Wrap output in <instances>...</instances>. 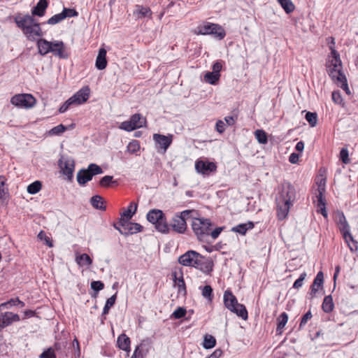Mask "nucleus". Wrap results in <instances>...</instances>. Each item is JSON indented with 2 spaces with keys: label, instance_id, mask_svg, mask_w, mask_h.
<instances>
[{
  "label": "nucleus",
  "instance_id": "f257e3e1",
  "mask_svg": "<svg viewBox=\"0 0 358 358\" xmlns=\"http://www.w3.org/2000/svg\"><path fill=\"white\" fill-rule=\"evenodd\" d=\"M295 199L296 189L294 187L288 182L282 183L275 198L277 215L279 220H282L287 217Z\"/></svg>",
  "mask_w": 358,
  "mask_h": 358
},
{
  "label": "nucleus",
  "instance_id": "f03ea898",
  "mask_svg": "<svg viewBox=\"0 0 358 358\" xmlns=\"http://www.w3.org/2000/svg\"><path fill=\"white\" fill-rule=\"evenodd\" d=\"M14 21L28 40L34 41L36 37L43 36V33L40 24L36 21L33 16L29 14L24 15L19 14L15 16Z\"/></svg>",
  "mask_w": 358,
  "mask_h": 358
},
{
  "label": "nucleus",
  "instance_id": "7ed1b4c3",
  "mask_svg": "<svg viewBox=\"0 0 358 358\" xmlns=\"http://www.w3.org/2000/svg\"><path fill=\"white\" fill-rule=\"evenodd\" d=\"M331 55L327 63V71L329 76L334 80L338 81H343L345 75L341 71L342 63L338 52L335 50L334 47L330 46Z\"/></svg>",
  "mask_w": 358,
  "mask_h": 358
},
{
  "label": "nucleus",
  "instance_id": "20e7f679",
  "mask_svg": "<svg viewBox=\"0 0 358 358\" xmlns=\"http://www.w3.org/2000/svg\"><path fill=\"white\" fill-rule=\"evenodd\" d=\"M223 300L225 307L230 311L236 313L243 320L248 318V311L243 304L238 303L236 296L229 290L224 293Z\"/></svg>",
  "mask_w": 358,
  "mask_h": 358
},
{
  "label": "nucleus",
  "instance_id": "39448f33",
  "mask_svg": "<svg viewBox=\"0 0 358 358\" xmlns=\"http://www.w3.org/2000/svg\"><path fill=\"white\" fill-rule=\"evenodd\" d=\"M194 32L197 35H212L218 40L223 39L226 36V32L221 25L208 22L199 24Z\"/></svg>",
  "mask_w": 358,
  "mask_h": 358
},
{
  "label": "nucleus",
  "instance_id": "423d86ee",
  "mask_svg": "<svg viewBox=\"0 0 358 358\" xmlns=\"http://www.w3.org/2000/svg\"><path fill=\"white\" fill-rule=\"evenodd\" d=\"M147 220L155 224L156 229L162 233L169 232V227L164 213L161 210L152 209L147 214Z\"/></svg>",
  "mask_w": 358,
  "mask_h": 358
},
{
  "label": "nucleus",
  "instance_id": "0eeeda50",
  "mask_svg": "<svg viewBox=\"0 0 358 358\" xmlns=\"http://www.w3.org/2000/svg\"><path fill=\"white\" fill-rule=\"evenodd\" d=\"M211 226V222L208 219L194 218L192 221V230L199 241H203L209 236Z\"/></svg>",
  "mask_w": 358,
  "mask_h": 358
},
{
  "label": "nucleus",
  "instance_id": "6e6552de",
  "mask_svg": "<svg viewBox=\"0 0 358 358\" xmlns=\"http://www.w3.org/2000/svg\"><path fill=\"white\" fill-rule=\"evenodd\" d=\"M114 228L124 236H129L143 230V227L138 223H133L129 220L119 219L117 223L113 224Z\"/></svg>",
  "mask_w": 358,
  "mask_h": 358
},
{
  "label": "nucleus",
  "instance_id": "1a4fd4ad",
  "mask_svg": "<svg viewBox=\"0 0 358 358\" xmlns=\"http://www.w3.org/2000/svg\"><path fill=\"white\" fill-rule=\"evenodd\" d=\"M58 166L61 173L66 176V179L68 181H71L75 169V162L73 159L67 155H62L58 160Z\"/></svg>",
  "mask_w": 358,
  "mask_h": 358
},
{
  "label": "nucleus",
  "instance_id": "9d476101",
  "mask_svg": "<svg viewBox=\"0 0 358 358\" xmlns=\"http://www.w3.org/2000/svg\"><path fill=\"white\" fill-rule=\"evenodd\" d=\"M146 119L141 114L136 113L129 120L122 122L119 128L127 131H131L145 125Z\"/></svg>",
  "mask_w": 358,
  "mask_h": 358
},
{
  "label": "nucleus",
  "instance_id": "9b49d317",
  "mask_svg": "<svg viewBox=\"0 0 358 358\" xmlns=\"http://www.w3.org/2000/svg\"><path fill=\"white\" fill-rule=\"evenodd\" d=\"M10 102L16 106L29 108L35 105L36 99L30 94H22L13 96Z\"/></svg>",
  "mask_w": 358,
  "mask_h": 358
},
{
  "label": "nucleus",
  "instance_id": "f8f14e48",
  "mask_svg": "<svg viewBox=\"0 0 358 358\" xmlns=\"http://www.w3.org/2000/svg\"><path fill=\"white\" fill-rule=\"evenodd\" d=\"M201 259V255L196 251L189 250L180 255L178 258V262L180 264L185 266H193L199 263Z\"/></svg>",
  "mask_w": 358,
  "mask_h": 358
},
{
  "label": "nucleus",
  "instance_id": "ddd939ff",
  "mask_svg": "<svg viewBox=\"0 0 358 358\" xmlns=\"http://www.w3.org/2000/svg\"><path fill=\"white\" fill-rule=\"evenodd\" d=\"M195 169L199 173L209 175L210 173L216 171L217 166L214 162L197 160L195 162Z\"/></svg>",
  "mask_w": 358,
  "mask_h": 358
},
{
  "label": "nucleus",
  "instance_id": "4468645a",
  "mask_svg": "<svg viewBox=\"0 0 358 358\" xmlns=\"http://www.w3.org/2000/svg\"><path fill=\"white\" fill-rule=\"evenodd\" d=\"M50 52L52 53L55 57H57L60 59H67L69 57L66 46L62 41H51Z\"/></svg>",
  "mask_w": 358,
  "mask_h": 358
},
{
  "label": "nucleus",
  "instance_id": "2eb2a0df",
  "mask_svg": "<svg viewBox=\"0 0 358 358\" xmlns=\"http://www.w3.org/2000/svg\"><path fill=\"white\" fill-rule=\"evenodd\" d=\"M153 140L158 145L160 149H162L165 152L173 141V135L169 134L167 136L154 134Z\"/></svg>",
  "mask_w": 358,
  "mask_h": 358
},
{
  "label": "nucleus",
  "instance_id": "dca6fc26",
  "mask_svg": "<svg viewBox=\"0 0 358 358\" xmlns=\"http://www.w3.org/2000/svg\"><path fill=\"white\" fill-rule=\"evenodd\" d=\"M90 89L88 86L83 87L75 94L71 96L74 102V105L78 106L85 103L90 97Z\"/></svg>",
  "mask_w": 358,
  "mask_h": 358
},
{
  "label": "nucleus",
  "instance_id": "f3484780",
  "mask_svg": "<svg viewBox=\"0 0 358 358\" xmlns=\"http://www.w3.org/2000/svg\"><path fill=\"white\" fill-rule=\"evenodd\" d=\"M172 229L178 234H184L187 229V223L178 214L175 215L170 224Z\"/></svg>",
  "mask_w": 358,
  "mask_h": 358
},
{
  "label": "nucleus",
  "instance_id": "a211bd4d",
  "mask_svg": "<svg viewBox=\"0 0 358 358\" xmlns=\"http://www.w3.org/2000/svg\"><path fill=\"white\" fill-rule=\"evenodd\" d=\"M20 320V316L12 312H6L0 315V329Z\"/></svg>",
  "mask_w": 358,
  "mask_h": 358
},
{
  "label": "nucleus",
  "instance_id": "6ab92c4d",
  "mask_svg": "<svg viewBox=\"0 0 358 358\" xmlns=\"http://www.w3.org/2000/svg\"><path fill=\"white\" fill-rule=\"evenodd\" d=\"M325 192V180L321 179L319 182H317V189L315 195V199L314 202L316 203L317 206L325 205V200L323 197V194Z\"/></svg>",
  "mask_w": 358,
  "mask_h": 358
},
{
  "label": "nucleus",
  "instance_id": "aec40b11",
  "mask_svg": "<svg viewBox=\"0 0 358 358\" xmlns=\"http://www.w3.org/2000/svg\"><path fill=\"white\" fill-rule=\"evenodd\" d=\"M338 224L344 238L347 240L348 237L351 241H352V236L350 233V226L343 213H341L338 217Z\"/></svg>",
  "mask_w": 358,
  "mask_h": 358
},
{
  "label": "nucleus",
  "instance_id": "412c9836",
  "mask_svg": "<svg viewBox=\"0 0 358 358\" xmlns=\"http://www.w3.org/2000/svg\"><path fill=\"white\" fill-rule=\"evenodd\" d=\"M152 14V13L150 8L141 5H136L134 10V15L138 19L151 18Z\"/></svg>",
  "mask_w": 358,
  "mask_h": 358
},
{
  "label": "nucleus",
  "instance_id": "4be33fe9",
  "mask_svg": "<svg viewBox=\"0 0 358 358\" xmlns=\"http://www.w3.org/2000/svg\"><path fill=\"white\" fill-rule=\"evenodd\" d=\"M38 53L42 55H46L50 53L51 50V41H48L45 38H40L36 41Z\"/></svg>",
  "mask_w": 358,
  "mask_h": 358
},
{
  "label": "nucleus",
  "instance_id": "5701e85b",
  "mask_svg": "<svg viewBox=\"0 0 358 358\" xmlns=\"http://www.w3.org/2000/svg\"><path fill=\"white\" fill-rule=\"evenodd\" d=\"M130 338L125 334H120L117 339V345L118 348L127 352V355L130 352Z\"/></svg>",
  "mask_w": 358,
  "mask_h": 358
},
{
  "label": "nucleus",
  "instance_id": "b1692460",
  "mask_svg": "<svg viewBox=\"0 0 358 358\" xmlns=\"http://www.w3.org/2000/svg\"><path fill=\"white\" fill-rule=\"evenodd\" d=\"M95 66L99 70L106 69L107 66L106 50L104 48H100L96 59Z\"/></svg>",
  "mask_w": 358,
  "mask_h": 358
},
{
  "label": "nucleus",
  "instance_id": "393cba45",
  "mask_svg": "<svg viewBox=\"0 0 358 358\" xmlns=\"http://www.w3.org/2000/svg\"><path fill=\"white\" fill-rule=\"evenodd\" d=\"M75 261L76 264L80 266H90L92 264V259L91 257L86 253L83 254H76Z\"/></svg>",
  "mask_w": 358,
  "mask_h": 358
},
{
  "label": "nucleus",
  "instance_id": "a878e982",
  "mask_svg": "<svg viewBox=\"0 0 358 358\" xmlns=\"http://www.w3.org/2000/svg\"><path fill=\"white\" fill-rule=\"evenodd\" d=\"M138 204L135 202H131L127 209H124L120 214L121 217L120 219H124V220H129L131 219L133 215L136 213L137 210Z\"/></svg>",
  "mask_w": 358,
  "mask_h": 358
},
{
  "label": "nucleus",
  "instance_id": "bb28decb",
  "mask_svg": "<svg viewBox=\"0 0 358 358\" xmlns=\"http://www.w3.org/2000/svg\"><path fill=\"white\" fill-rule=\"evenodd\" d=\"M195 268L200 269L203 273H208L213 270V262L201 255V259Z\"/></svg>",
  "mask_w": 358,
  "mask_h": 358
},
{
  "label": "nucleus",
  "instance_id": "cd10ccee",
  "mask_svg": "<svg viewBox=\"0 0 358 358\" xmlns=\"http://www.w3.org/2000/svg\"><path fill=\"white\" fill-rule=\"evenodd\" d=\"M323 281V273L322 271H319L310 287V294L312 296H314L315 295V294L318 291V288L322 285Z\"/></svg>",
  "mask_w": 358,
  "mask_h": 358
},
{
  "label": "nucleus",
  "instance_id": "c85d7f7f",
  "mask_svg": "<svg viewBox=\"0 0 358 358\" xmlns=\"http://www.w3.org/2000/svg\"><path fill=\"white\" fill-rule=\"evenodd\" d=\"M48 3L47 0H39L36 6L32 10V15L39 17L43 16L45 10L47 8Z\"/></svg>",
  "mask_w": 358,
  "mask_h": 358
},
{
  "label": "nucleus",
  "instance_id": "c756f323",
  "mask_svg": "<svg viewBox=\"0 0 358 358\" xmlns=\"http://www.w3.org/2000/svg\"><path fill=\"white\" fill-rule=\"evenodd\" d=\"M92 179L90 171L87 169H81L77 173V181L80 185H85L88 181Z\"/></svg>",
  "mask_w": 358,
  "mask_h": 358
},
{
  "label": "nucleus",
  "instance_id": "7c9ffc66",
  "mask_svg": "<svg viewBox=\"0 0 358 358\" xmlns=\"http://www.w3.org/2000/svg\"><path fill=\"white\" fill-rule=\"evenodd\" d=\"M254 227V224L252 222L239 224L231 229V231L241 235H245L248 230L252 229Z\"/></svg>",
  "mask_w": 358,
  "mask_h": 358
},
{
  "label": "nucleus",
  "instance_id": "2f4dec72",
  "mask_svg": "<svg viewBox=\"0 0 358 358\" xmlns=\"http://www.w3.org/2000/svg\"><path fill=\"white\" fill-rule=\"evenodd\" d=\"M91 205L96 209L105 210L106 206L103 198L99 195H94L90 199Z\"/></svg>",
  "mask_w": 358,
  "mask_h": 358
},
{
  "label": "nucleus",
  "instance_id": "473e14b6",
  "mask_svg": "<svg viewBox=\"0 0 358 358\" xmlns=\"http://www.w3.org/2000/svg\"><path fill=\"white\" fill-rule=\"evenodd\" d=\"M221 75L213 71H208L203 76V80L210 85H216L220 78Z\"/></svg>",
  "mask_w": 358,
  "mask_h": 358
},
{
  "label": "nucleus",
  "instance_id": "72a5a7b5",
  "mask_svg": "<svg viewBox=\"0 0 358 358\" xmlns=\"http://www.w3.org/2000/svg\"><path fill=\"white\" fill-rule=\"evenodd\" d=\"M278 324L276 331L278 334H281L282 333V330L287 323L288 321V315L286 313H281L277 319Z\"/></svg>",
  "mask_w": 358,
  "mask_h": 358
},
{
  "label": "nucleus",
  "instance_id": "f704fd0d",
  "mask_svg": "<svg viewBox=\"0 0 358 358\" xmlns=\"http://www.w3.org/2000/svg\"><path fill=\"white\" fill-rule=\"evenodd\" d=\"M322 308L324 312L329 313H331L334 308V303L331 295H328L324 297Z\"/></svg>",
  "mask_w": 358,
  "mask_h": 358
},
{
  "label": "nucleus",
  "instance_id": "c9c22d12",
  "mask_svg": "<svg viewBox=\"0 0 358 358\" xmlns=\"http://www.w3.org/2000/svg\"><path fill=\"white\" fill-rule=\"evenodd\" d=\"M173 275L174 285H175V286L178 287V292L181 293L182 292H183L184 293H185V292H186L185 283L183 280L182 274H181V275L180 277H178L177 273H174L173 274Z\"/></svg>",
  "mask_w": 358,
  "mask_h": 358
},
{
  "label": "nucleus",
  "instance_id": "e433bc0d",
  "mask_svg": "<svg viewBox=\"0 0 358 358\" xmlns=\"http://www.w3.org/2000/svg\"><path fill=\"white\" fill-rule=\"evenodd\" d=\"M54 348H49L44 350L39 356L40 358H56L55 350H59L60 348L59 343H55Z\"/></svg>",
  "mask_w": 358,
  "mask_h": 358
},
{
  "label": "nucleus",
  "instance_id": "4c0bfd02",
  "mask_svg": "<svg viewBox=\"0 0 358 358\" xmlns=\"http://www.w3.org/2000/svg\"><path fill=\"white\" fill-rule=\"evenodd\" d=\"M286 13H290L295 9V6L291 0H277Z\"/></svg>",
  "mask_w": 358,
  "mask_h": 358
},
{
  "label": "nucleus",
  "instance_id": "58836bf2",
  "mask_svg": "<svg viewBox=\"0 0 358 358\" xmlns=\"http://www.w3.org/2000/svg\"><path fill=\"white\" fill-rule=\"evenodd\" d=\"M42 187V184L39 180H36L31 183L27 187V192L30 194H35L38 193Z\"/></svg>",
  "mask_w": 358,
  "mask_h": 358
},
{
  "label": "nucleus",
  "instance_id": "ea45409f",
  "mask_svg": "<svg viewBox=\"0 0 358 358\" xmlns=\"http://www.w3.org/2000/svg\"><path fill=\"white\" fill-rule=\"evenodd\" d=\"M140 143L136 140H133L127 146V150L130 154H136L140 150Z\"/></svg>",
  "mask_w": 358,
  "mask_h": 358
},
{
  "label": "nucleus",
  "instance_id": "a19ab883",
  "mask_svg": "<svg viewBox=\"0 0 358 358\" xmlns=\"http://www.w3.org/2000/svg\"><path fill=\"white\" fill-rule=\"evenodd\" d=\"M216 343L215 338L211 335H206L203 339V346L206 349L213 348Z\"/></svg>",
  "mask_w": 358,
  "mask_h": 358
},
{
  "label": "nucleus",
  "instance_id": "79ce46f5",
  "mask_svg": "<svg viewBox=\"0 0 358 358\" xmlns=\"http://www.w3.org/2000/svg\"><path fill=\"white\" fill-rule=\"evenodd\" d=\"M255 136L259 143L266 144L268 141L266 132L262 129L256 130Z\"/></svg>",
  "mask_w": 358,
  "mask_h": 358
},
{
  "label": "nucleus",
  "instance_id": "37998d69",
  "mask_svg": "<svg viewBox=\"0 0 358 358\" xmlns=\"http://www.w3.org/2000/svg\"><path fill=\"white\" fill-rule=\"evenodd\" d=\"M305 118L311 127L316 126L317 122V115L316 113L307 112Z\"/></svg>",
  "mask_w": 358,
  "mask_h": 358
},
{
  "label": "nucleus",
  "instance_id": "c03bdc74",
  "mask_svg": "<svg viewBox=\"0 0 358 358\" xmlns=\"http://www.w3.org/2000/svg\"><path fill=\"white\" fill-rule=\"evenodd\" d=\"M66 130V127L60 124L55 127H53L50 131L49 134L52 136H59L63 134Z\"/></svg>",
  "mask_w": 358,
  "mask_h": 358
},
{
  "label": "nucleus",
  "instance_id": "a18cd8bd",
  "mask_svg": "<svg viewBox=\"0 0 358 358\" xmlns=\"http://www.w3.org/2000/svg\"><path fill=\"white\" fill-rule=\"evenodd\" d=\"M65 19V16L62 15V13L56 14L48 19L47 23L50 25H55L59 23Z\"/></svg>",
  "mask_w": 358,
  "mask_h": 358
},
{
  "label": "nucleus",
  "instance_id": "49530a36",
  "mask_svg": "<svg viewBox=\"0 0 358 358\" xmlns=\"http://www.w3.org/2000/svg\"><path fill=\"white\" fill-rule=\"evenodd\" d=\"M17 303H21V301L18 298L11 299L9 301L0 304V310L4 308H8L13 306H17Z\"/></svg>",
  "mask_w": 358,
  "mask_h": 358
},
{
  "label": "nucleus",
  "instance_id": "de8ad7c7",
  "mask_svg": "<svg viewBox=\"0 0 358 358\" xmlns=\"http://www.w3.org/2000/svg\"><path fill=\"white\" fill-rule=\"evenodd\" d=\"M87 170L90 171V175L92 177L93 176L101 174L103 173L101 168L95 164H90L87 168Z\"/></svg>",
  "mask_w": 358,
  "mask_h": 358
},
{
  "label": "nucleus",
  "instance_id": "09e8293b",
  "mask_svg": "<svg viewBox=\"0 0 358 358\" xmlns=\"http://www.w3.org/2000/svg\"><path fill=\"white\" fill-rule=\"evenodd\" d=\"M340 159L343 162V163L347 164H349L350 160L349 158V152L348 148H343L340 151Z\"/></svg>",
  "mask_w": 358,
  "mask_h": 358
},
{
  "label": "nucleus",
  "instance_id": "8fccbe9b",
  "mask_svg": "<svg viewBox=\"0 0 358 358\" xmlns=\"http://www.w3.org/2000/svg\"><path fill=\"white\" fill-rule=\"evenodd\" d=\"M62 15L65 16V18L66 17H77L78 15V13L73 8H64Z\"/></svg>",
  "mask_w": 358,
  "mask_h": 358
},
{
  "label": "nucleus",
  "instance_id": "3c124183",
  "mask_svg": "<svg viewBox=\"0 0 358 358\" xmlns=\"http://www.w3.org/2000/svg\"><path fill=\"white\" fill-rule=\"evenodd\" d=\"M202 296L209 300L212 299L213 289L210 285L204 286L201 289Z\"/></svg>",
  "mask_w": 358,
  "mask_h": 358
},
{
  "label": "nucleus",
  "instance_id": "603ef678",
  "mask_svg": "<svg viewBox=\"0 0 358 358\" xmlns=\"http://www.w3.org/2000/svg\"><path fill=\"white\" fill-rule=\"evenodd\" d=\"M71 106H75L73 99L70 97L59 108V112L60 113H65Z\"/></svg>",
  "mask_w": 358,
  "mask_h": 358
},
{
  "label": "nucleus",
  "instance_id": "864d4df0",
  "mask_svg": "<svg viewBox=\"0 0 358 358\" xmlns=\"http://www.w3.org/2000/svg\"><path fill=\"white\" fill-rule=\"evenodd\" d=\"M185 314H186V309L182 307H178L177 309H176L173 311L172 316L175 319H180V318L183 317L185 315Z\"/></svg>",
  "mask_w": 358,
  "mask_h": 358
},
{
  "label": "nucleus",
  "instance_id": "5fc2aeb1",
  "mask_svg": "<svg viewBox=\"0 0 358 358\" xmlns=\"http://www.w3.org/2000/svg\"><path fill=\"white\" fill-rule=\"evenodd\" d=\"M332 100L336 104L343 105V98L339 91H334L332 92Z\"/></svg>",
  "mask_w": 358,
  "mask_h": 358
},
{
  "label": "nucleus",
  "instance_id": "6e6d98bb",
  "mask_svg": "<svg viewBox=\"0 0 358 358\" xmlns=\"http://www.w3.org/2000/svg\"><path fill=\"white\" fill-rule=\"evenodd\" d=\"M306 275H307L306 272L302 273L300 275L299 278L297 280H296L295 282H294L293 287L297 289L301 288L303 285V280H305Z\"/></svg>",
  "mask_w": 358,
  "mask_h": 358
},
{
  "label": "nucleus",
  "instance_id": "4d7b16f0",
  "mask_svg": "<svg viewBox=\"0 0 358 358\" xmlns=\"http://www.w3.org/2000/svg\"><path fill=\"white\" fill-rule=\"evenodd\" d=\"M130 358H144L143 354L142 344L138 345L136 347Z\"/></svg>",
  "mask_w": 358,
  "mask_h": 358
},
{
  "label": "nucleus",
  "instance_id": "13d9d810",
  "mask_svg": "<svg viewBox=\"0 0 358 358\" xmlns=\"http://www.w3.org/2000/svg\"><path fill=\"white\" fill-rule=\"evenodd\" d=\"M104 287V285L101 281H92L91 282V288L96 292L101 291Z\"/></svg>",
  "mask_w": 358,
  "mask_h": 358
},
{
  "label": "nucleus",
  "instance_id": "bf43d9fd",
  "mask_svg": "<svg viewBox=\"0 0 358 358\" xmlns=\"http://www.w3.org/2000/svg\"><path fill=\"white\" fill-rule=\"evenodd\" d=\"M215 129L216 131L222 134L225 130V123L223 120H217L215 124Z\"/></svg>",
  "mask_w": 358,
  "mask_h": 358
},
{
  "label": "nucleus",
  "instance_id": "052dcab7",
  "mask_svg": "<svg viewBox=\"0 0 358 358\" xmlns=\"http://www.w3.org/2000/svg\"><path fill=\"white\" fill-rule=\"evenodd\" d=\"M194 210H183L180 213V215H178L181 218H183L184 220H185L186 222L187 221L188 219H189L192 216V214L194 213Z\"/></svg>",
  "mask_w": 358,
  "mask_h": 358
},
{
  "label": "nucleus",
  "instance_id": "680f3d73",
  "mask_svg": "<svg viewBox=\"0 0 358 358\" xmlns=\"http://www.w3.org/2000/svg\"><path fill=\"white\" fill-rule=\"evenodd\" d=\"M113 176H106L103 177L100 180V185L103 187H107L111 182Z\"/></svg>",
  "mask_w": 358,
  "mask_h": 358
},
{
  "label": "nucleus",
  "instance_id": "e2e57ef3",
  "mask_svg": "<svg viewBox=\"0 0 358 358\" xmlns=\"http://www.w3.org/2000/svg\"><path fill=\"white\" fill-rule=\"evenodd\" d=\"M312 317V314L310 311H308L301 318L299 327L302 328L308 322V320H310Z\"/></svg>",
  "mask_w": 358,
  "mask_h": 358
},
{
  "label": "nucleus",
  "instance_id": "0e129e2a",
  "mask_svg": "<svg viewBox=\"0 0 358 358\" xmlns=\"http://www.w3.org/2000/svg\"><path fill=\"white\" fill-rule=\"evenodd\" d=\"M222 68V64L221 61H217L215 62L212 66L213 72L220 74V71Z\"/></svg>",
  "mask_w": 358,
  "mask_h": 358
},
{
  "label": "nucleus",
  "instance_id": "69168bd1",
  "mask_svg": "<svg viewBox=\"0 0 358 358\" xmlns=\"http://www.w3.org/2000/svg\"><path fill=\"white\" fill-rule=\"evenodd\" d=\"M38 237L45 241V243L49 246V247H52V243L51 242V241L50 240V238L48 237H47V236L45 235V234L43 232V231H40L39 234H38Z\"/></svg>",
  "mask_w": 358,
  "mask_h": 358
},
{
  "label": "nucleus",
  "instance_id": "338daca9",
  "mask_svg": "<svg viewBox=\"0 0 358 358\" xmlns=\"http://www.w3.org/2000/svg\"><path fill=\"white\" fill-rule=\"evenodd\" d=\"M222 229V227H217L212 231H210L209 235L212 237L213 240H215L219 236Z\"/></svg>",
  "mask_w": 358,
  "mask_h": 358
},
{
  "label": "nucleus",
  "instance_id": "774afa93",
  "mask_svg": "<svg viewBox=\"0 0 358 358\" xmlns=\"http://www.w3.org/2000/svg\"><path fill=\"white\" fill-rule=\"evenodd\" d=\"M222 355V351L220 349L215 350L210 355L206 358H219Z\"/></svg>",
  "mask_w": 358,
  "mask_h": 358
}]
</instances>
